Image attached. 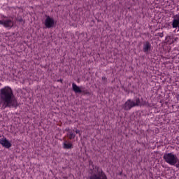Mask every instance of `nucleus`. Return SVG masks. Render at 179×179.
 Wrapping results in <instances>:
<instances>
[{"instance_id":"11","label":"nucleus","mask_w":179,"mask_h":179,"mask_svg":"<svg viewBox=\"0 0 179 179\" xmlns=\"http://www.w3.org/2000/svg\"><path fill=\"white\" fill-rule=\"evenodd\" d=\"M66 131H69V139H75V137L76 136V134L73 133V131L69 129H66Z\"/></svg>"},{"instance_id":"10","label":"nucleus","mask_w":179,"mask_h":179,"mask_svg":"<svg viewBox=\"0 0 179 179\" xmlns=\"http://www.w3.org/2000/svg\"><path fill=\"white\" fill-rule=\"evenodd\" d=\"M160 179H170L171 178V172L170 171H168V172L166 173L165 176L164 175H162L159 177Z\"/></svg>"},{"instance_id":"16","label":"nucleus","mask_w":179,"mask_h":179,"mask_svg":"<svg viewBox=\"0 0 179 179\" xmlns=\"http://www.w3.org/2000/svg\"><path fill=\"white\" fill-rule=\"evenodd\" d=\"M17 21L22 23V22H23V18L18 19Z\"/></svg>"},{"instance_id":"17","label":"nucleus","mask_w":179,"mask_h":179,"mask_svg":"<svg viewBox=\"0 0 179 179\" xmlns=\"http://www.w3.org/2000/svg\"><path fill=\"white\" fill-rule=\"evenodd\" d=\"M76 134H80V130L76 129Z\"/></svg>"},{"instance_id":"9","label":"nucleus","mask_w":179,"mask_h":179,"mask_svg":"<svg viewBox=\"0 0 179 179\" xmlns=\"http://www.w3.org/2000/svg\"><path fill=\"white\" fill-rule=\"evenodd\" d=\"M143 51L148 54L150 51V43L148 41H146L143 45Z\"/></svg>"},{"instance_id":"3","label":"nucleus","mask_w":179,"mask_h":179,"mask_svg":"<svg viewBox=\"0 0 179 179\" xmlns=\"http://www.w3.org/2000/svg\"><path fill=\"white\" fill-rule=\"evenodd\" d=\"M145 104H146V101H143V99L141 98L140 99L139 97L136 96L134 101L128 99L123 105V108L125 111H129L133 107H142Z\"/></svg>"},{"instance_id":"8","label":"nucleus","mask_w":179,"mask_h":179,"mask_svg":"<svg viewBox=\"0 0 179 179\" xmlns=\"http://www.w3.org/2000/svg\"><path fill=\"white\" fill-rule=\"evenodd\" d=\"M14 25H15V22H13V20H10V19L4 20L3 27H6V29H12Z\"/></svg>"},{"instance_id":"6","label":"nucleus","mask_w":179,"mask_h":179,"mask_svg":"<svg viewBox=\"0 0 179 179\" xmlns=\"http://www.w3.org/2000/svg\"><path fill=\"white\" fill-rule=\"evenodd\" d=\"M45 20L44 22V24L46 29H52L55 26V20L54 18L50 17V15H45Z\"/></svg>"},{"instance_id":"2","label":"nucleus","mask_w":179,"mask_h":179,"mask_svg":"<svg viewBox=\"0 0 179 179\" xmlns=\"http://www.w3.org/2000/svg\"><path fill=\"white\" fill-rule=\"evenodd\" d=\"M90 166H92L89 171L90 174H91L90 179H107V176L101 168L94 166L92 162H90Z\"/></svg>"},{"instance_id":"19","label":"nucleus","mask_w":179,"mask_h":179,"mask_svg":"<svg viewBox=\"0 0 179 179\" xmlns=\"http://www.w3.org/2000/svg\"><path fill=\"white\" fill-rule=\"evenodd\" d=\"M57 82H61V83H62L63 80L62 79H59V80H57Z\"/></svg>"},{"instance_id":"21","label":"nucleus","mask_w":179,"mask_h":179,"mask_svg":"<svg viewBox=\"0 0 179 179\" xmlns=\"http://www.w3.org/2000/svg\"><path fill=\"white\" fill-rule=\"evenodd\" d=\"M178 108H179V105H178Z\"/></svg>"},{"instance_id":"5","label":"nucleus","mask_w":179,"mask_h":179,"mask_svg":"<svg viewBox=\"0 0 179 179\" xmlns=\"http://www.w3.org/2000/svg\"><path fill=\"white\" fill-rule=\"evenodd\" d=\"M72 89L74 93H78L79 94H82L84 95L90 94V92L86 90L83 86H77L75 83H72Z\"/></svg>"},{"instance_id":"4","label":"nucleus","mask_w":179,"mask_h":179,"mask_svg":"<svg viewBox=\"0 0 179 179\" xmlns=\"http://www.w3.org/2000/svg\"><path fill=\"white\" fill-rule=\"evenodd\" d=\"M164 159L166 163L171 166H174V164H176L178 160L177 156L173 153L165 154L164 155Z\"/></svg>"},{"instance_id":"18","label":"nucleus","mask_w":179,"mask_h":179,"mask_svg":"<svg viewBox=\"0 0 179 179\" xmlns=\"http://www.w3.org/2000/svg\"><path fill=\"white\" fill-rule=\"evenodd\" d=\"M102 80H107V78L106 77H102Z\"/></svg>"},{"instance_id":"13","label":"nucleus","mask_w":179,"mask_h":179,"mask_svg":"<svg viewBox=\"0 0 179 179\" xmlns=\"http://www.w3.org/2000/svg\"><path fill=\"white\" fill-rule=\"evenodd\" d=\"M166 43H168V44H173V43H174V38L173 36H168L166 37Z\"/></svg>"},{"instance_id":"1","label":"nucleus","mask_w":179,"mask_h":179,"mask_svg":"<svg viewBox=\"0 0 179 179\" xmlns=\"http://www.w3.org/2000/svg\"><path fill=\"white\" fill-rule=\"evenodd\" d=\"M0 107H1V110L19 107V103L13 94V90L9 86H6L0 90Z\"/></svg>"},{"instance_id":"14","label":"nucleus","mask_w":179,"mask_h":179,"mask_svg":"<svg viewBox=\"0 0 179 179\" xmlns=\"http://www.w3.org/2000/svg\"><path fill=\"white\" fill-rule=\"evenodd\" d=\"M178 40H179V35H177V36L173 37L174 41H178Z\"/></svg>"},{"instance_id":"12","label":"nucleus","mask_w":179,"mask_h":179,"mask_svg":"<svg viewBox=\"0 0 179 179\" xmlns=\"http://www.w3.org/2000/svg\"><path fill=\"white\" fill-rule=\"evenodd\" d=\"M64 149H72L73 148V145L72 143H66V141L64 143L63 146Z\"/></svg>"},{"instance_id":"15","label":"nucleus","mask_w":179,"mask_h":179,"mask_svg":"<svg viewBox=\"0 0 179 179\" xmlns=\"http://www.w3.org/2000/svg\"><path fill=\"white\" fill-rule=\"evenodd\" d=\"M4 23H5V20H0V24H1L2 26H3V25H4Z\"/></svg>"},{"instance_id":"7","label":"nucleus","mask_w":179,"mask_h":179,"mask_svg":"<svg viewBox=\"0 0 179 179\" xmlns=\"http://www.w3.org/2000/svg\"><path fill=\"white\" fill-rule=\"evenodd\" d=\"M0 145L6 149H10V148H12V143L5 137L0 139Z\"/></svg>"},{"instance_id":"20","label":"nucleus","mask_w":179,"mask_h":179,"mask_svg":"<svg viewBox=\"0 0 179 179\" xmlns=\"http://www.w3.org/2000/svg\"><path fill=\"white\" fill-rule=\"evenodd\" d=\"M159 37H163V34H160Z\"/></svg>"}]
</instances>
